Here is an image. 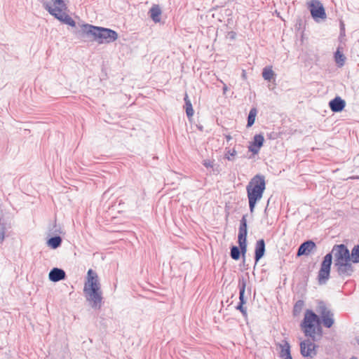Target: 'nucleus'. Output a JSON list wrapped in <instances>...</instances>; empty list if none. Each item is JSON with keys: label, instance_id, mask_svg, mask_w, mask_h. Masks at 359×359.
<instances>
[{"label": "nucleus", "instance_id": "f257e3e1", "mask_svg": "<svg viewBox=\"0 0 359 359\" xmlns=\"http://www.w3.org/2000/svg\"><path fill=\"white\" fill-rule=\"evenodd\" d=\"M316 311L306 309L300 326L304 335L313 341H318L323 337L321 324L326 328H330L334 323V313L327 307L325 302L319 300L317 302Z\"/></svg>", "mask_w": 359, "mask_h": 359}, {"label": "nucleus", "instance_id": "f03ea898", "mask_svg": "<svg viewBox=\"0 0 359 359\" xmlns=\"http://www.w3.org/2000/svg\"><path fill=\"white\" fill-rule=\"evenodd\" d=\"M351 250L343 243L335 244L331 252L326 254L320 263L318 272L317 280L319 285H325L330 278V271L332 262L334 266L341 262L353 259Z\"/></svg>", "mask_w": 359, "mask_h": 359}, {"label": "nucleus", "instance_id": "7ed1b4c3", "mask_svg": "<svg viewBox=\"0 0 359 359\" xmlns=\"http://www.w3.org/2000/svg\"><path fill=\"white\" fill-rule=\"evenodd\" d=\"M83 293L86 301L95 310H100L102 306L103 297L97 273L90 269L87 272Z\"/></svg>", "mask_w": 359, "mask_h": 359}, {"label": "nucleus", "instance_id": "20e7f679", "mask_svg": "<svg viewBox=\"0 0 359 359\" xmlns=\"http://www.w3.org/2000/svg\"><path fill=\"white\" fill-rule=\"evenodd\" d=\"M76 34L79 38H92V40L98 42V43H109L118 39V34L116 31L87 23L81 25V28L76 32Z\"/></svg>", "mask_w": 359, "mask_h": 359}, {"label": "nucleus", "instance_id": "39448f33", "mask_svg": "<svg viewBox=\"0 0 359 359\" xmlns=\"http://www.w3.org/2000/svg\"><path fill=\"white\" fill-rule=\"evenodd\" d=\"M265 189V177L259 174L255 175L246 186L250 213H253L255 206L262 199Z\"/></svg>", "mask_w": 359, "mask_h": 359}, {"label": "nucleus", "instance_id": "423d86ee", "mask_svg": "<svg viewBox=\"0 0 359 359\" xmlns=\"http://www.w3.org/2000/svg\"><path fill=\"white\" fill-rule=\"evenodd\" d=\"M248 235V224H247V215H243L240 220V224L238 233V244L241 250V256L245 258V254L248 250L247 243Z\"/></svg>", "mask_w": 359, "mask_h": 359}, {"label": "nucleus", "instance_id": "0eeeda50", "mask_svg": "<svg viewBox=\"0 0 359 359\" xmlns=\"http://www.w3.org/2000/svg\"><path fill=\"white\" fill-rule=\"evenodd\" d=\"M307 5L311 15L315 22H320L327 18L325 9L319 0H311Z\"/></svg>", "mask_w": 359, "mask_h": 359}, {"label": "nucleus", "instance_id": "6e6552de", "mask_svg": "<svg viewBox=\"0 0 359 359\" xmlns=\"http://www.w3.org/2000/svg\"><path fill=\"white\" fill-rule=\"evenodd\" d=\"M247 285L246 279L242 276L238 279V288H239V302L236 306V309L238 310L244 317L245 320L248 319L247 308L244 306L246 304L247 299L245 297V288Z\"/></svg>", "mask_w": 359, "mask_h": 359}, {"label": "nucleus", "instance_id": "1a4fd4ad", "mask_svg": "<svg viewBox=\"0 0 359 359\" xmlns=\"http://www.w3.org/2000/svg\"><path fill=\"white\" fill-rule=\"evenodd\" d=\"M311 338H308L300 342V353L304 358H313L317 355L318 346Z\"/></svg>", "mask_w": 359, "mask_h": 359}, {"label": "nucleus", "instance_id": "9d476101", "mask_svg": "<svg viewBox=\"0 0 359 359\" xmlns=\"http://www.w3.org/2000/svg\"><path fill=\"white\" fill-rule=\"evenodd\" d=\"M43 6L51 15L54 16L62 23L68 25L72 27H76V22L66 13H57V11L59 10L52 9V6L47 1L43 3Z\"/></svg>", "mask_w": 359, "mask_h": 359}, {"label": "nucleus", "instance_id": "9b49d317", "mask_svg": "<svg viewBox=\"0 0 359 359\" xmlns=\"http://www.w3.org/2000/svg\"><path fill=\"white\" fill-rule=\"evenodd\" d=\"M353 260H348L334 266V269L337 275L341 278L351 277L355 271Z\"/></svg>", "mask_w": 359, "mask_h": 359}, {"label": "nucleus", "instance_id": "f8f14e48", "mask_svg": "<svg viewBox=\"0 0 359 359\" xmlns=\"http://www.w3.org/2000/svg\"><path fill=\"white\" fill-rule=\"evenodd\" d=\"M316 248V244L312 240H307L299 246L296 256L299 257L303 255H309Z\"/></svg>", "mask_w": 359, "mask_h": 359}, {"label": "nucleus", "instance_id": "ddd939ff", "mask_svg": "<svg viewBox=\"0 0 359 359\" xmlns=\"http://www.w3.org/2000/svg\"><path fill=\"white\" fill-rule=\"evenodd\" d=\"M264 137L262 134H257L254 136L253 140L250 142L248 150L253 154H257L263 146Z\"/></svg>", "mask_w": 359, "mask_h": 359}, {"label": "nucleus", "instance_id": "4468645a", "mask_svg": "<svg viewBox=\"0 0 359 359\" xmlns=\"http://www.w3.org/2000/svg\"><path fill=\"white\" fill-rule=\"evenodd\" d=\"M329 107L334 113L342 111L346 107V102L339 96H336L329 102Z\"/></svg>", "mask_w": 359, "mask_h": 359}, {"label": "nucleus", "instance_id": "2eb2a0df", "mask_svg": "<svg viewBox=\"0 0 359 359\" xmlns=\"http://www.w3.org/2000/svg\"><path fill=\"white\" fill-rule=\"evenodd\" d=\"M266 252V244L265 241L263 238H261L257 241L255 247V265L258 263V262L264 256Z\"/></svg>", "mask_w": 359, "mask_h": 359}, {"label": "nucleus", "instance_id": "dca6fc26", "mask_svg": "<svg viewBox=\"0 0 359 359\" xmlns=\"http://www.w3.org/2000/svg\"><path fill=\"white\" fill-rule=\"evenodd\" d=\"M65 271L57 267L53 268L48 274V278L50 281L57 283L66 278Z\"/></svg>", "mask_w": 359, "mask_h": 359}, {"label": "nucleus", "instance_id": "f3484780", "mask_svg": "<svg viewBox=\"0 0 359 359\" xmlns=\"http://www.w3.org/2000/svg\"><path fill=\"white\" fill-rule=\"evenodd\" d=\"M283 344H278L280 348L279 357L281 359H292L290 352V345L287 340H283Z\"/></svg>", "mask_w": 359, "mask_h": 359}, {"label": "nucleus", "instance_id": "a211bd4d", "mask_svg": "<svg viewBox=\"0 0 359 359\" xmlns=\"http://www.w3.org/2000/svg\"><path fill=\"white\" fill-rule=\"evenodd\" d=\"M161 9L157 4H154L149 11V17L154 22H159L161 21Z\"/></svg>", "mask_w": 359, "mask_h": 359}, {"label": "nucleus", "instance_id": "6ab92c4d", "mask_svg": "<svg viewBox=\"0 0 359 359\" xmlns=\"http://www.w3.org/2000/svg\"><path fill=\"white\" fill-rule=\"evenodd\" d=\"M62 243V239L61 236L58 235H55L54 236L50 237L47 241V245L52 249H57L59 248Z\"/></svg>", "mask_w": 359, "mask_h": 359}, {"label": "nucleus", "instance_id": "aec40b11", "mask_svg": "<svg viewBox=\"0 0 359 359\" xmlns=\"http://www.w3.org/2000/svg\"><path fill=\"white\" fill-rule=\"evenodd\" d=\"M334 61L337 66L341 67L344 65L346 57L341 50L340 47H338L336 52L334 54Z\"/></svg>", "mask_w": 359, "mask_h": 359}, {"label": "nucleus", "instance_id": "412c9836", "mask_svg": "<svg viewBox=\"0 0 359 359\" xmlns=\"http://www.w3.org/2000/svg\"><path fill=\"white\" fill-rule=\"evenodd\" d=\"M184 100L185 103L184 107L187 116L189 118H190L191 117L193 116L194 111L191 100H189L188 95L187 93L184 95Z\"/></svg>", "mask_w": 359, "mask_h": 359}, {"label": "nucleus", "instance_id": "4be33fe9", "mask_svg": "<svg viewBox=\"0 0 359 359\" xmlns=\"http://www.w3.org/2000/svg\"><path fill=\"white\" fill-rule=\"evenodd\" d=\"M276 76L274 72L272 69V67H265L262 70V76L264 80L271 81L273 76Z\"/></svg>", "mask_w": 359, "mask_h": 359}, {"label": "nucleus", "instance_id": "5701e85b", "mask_svg": "<svg viewBox=\"0 0 359 359\" xmlns=\"http://www.w3.org/2000/svg\"><path fill=\"white\" fill-rule=\"evenodd\" d=\"M257 114V109L256 107H252L250 110L247 120V128H250L253 126L255 121V117Z\"/></svg>", "mask_w": 359, "mask_h": 359}, {"label": "nucleus", "instance_id": "b1692460", "mask_svg": "<svg viewBox=\"0 0 359 359\" xmlns=\"http://www.w3.org/2000/svg\"><path fill=\"white\" fill-rule=\"evenodd\" d=\"M54 5L55 6V8L52 7V9H58L59 11H57V13H63V10H67V4L65 3L64 0H52Z\"/></svg>", "mask_w": 359, "mask_h": 359}, {"label": "nucleus", "instance_id": "393cba45", "mask_svg": "<svg viewBox=\"0 0 359 359\" xmlns=\"http://www.w3.org/2000/svg\"><path fill=\"white\" fill-rule=\"evenodd\" d=\"M230 256L234 260H239L241 254V250L239 249L238 246L236 245H231L230 248Z\"/></svg>", "mask_w": 359, "mask_h": 359}, {"label": "nucleus", "instance_id": "a878e982", "mask_svg": "<svg viewBox=\"0 0 359 359\" xmlns=\"http://www.w3.org/2000/svg\"><path fill=\"white\" fill-rule=\"evenodd\" d=\"M304 306V302L302 299H299L296 302L294 305L292 313L294 316H297L302 312L303 307Z\"/></svg>", "mask_w": 359, "mask_h": 359}, {"label": "nucleus", "instance_id": "bb28decb", "mask_svg": "<svg viewBox=\"0 0 359 359\" xmlns=\"http://www.w3.org/2000/svg\"><path fill=\"white\" fill-rule=\"evenodd\" d=\"M202 164L206 168H212V172L214 173H219V170L217 169L218 168V165L217 167H215V160L212 159V160H210V159H204L203 161H202Z\"/></svg>", "mask_w": 359, "mask_h": 359}, {"label": "nucleus", "instance_id": "cd10ccee", "mask_svg": "<svg viewBox=\"0 0 359 359\" xmlns=\"http://www.w3.org/2000/svg\"><path fill=\"white\" fill-rule=\"evenodd\" d=\"M353 263H359V244L355 245L351 249Z\"/></svg>", "mask_w": 359, "mask_h": 359}, {"label": "nucleus", "instance_id": "c85d7f7f", "mask_svg": "<svg viewBox=\"0 0 359 359\" xmlns=\"http://www.w3.org/2000/svg\"><path fill=\"white\" fill-rule=\"evenodd\" d=\"M6 225L4 223L0 224V244H2L5 239Z\"/></svg>", "mask_w": 359, "mask_h": 359}, {"label": "nucleus", "instance_id": "c756f323", "mask_svg": "<svg viewBox=\"0 0 359 359\" xmlns=\"http://www.w3.org/2000/svg\"><path fill=\"white\" fill-rule=\"evenodd\" d=\"M236 155V151L233 149L232 151L228 149L225 154V158L228 161H233V157Z\"/></svg>", "mask_w": 359, "mask_h": 359}, {"label": "nucleus", "instance_id": "7c9ffc66", "mask_svg": "<svg viewBox=\"0 0 359 359\" xmlns=\"http://www.w3.org/2000/svg\"><path fill=\"white\" fill-rule=\"evenodd\" d=\"M345 35V25L343 21H340V36Z\"/></svg>", "mask_w": 359, "mask_h": 359}, {"label": "nucleus", "instance_id": "2f4dec72", "mask_svg": "<svg viewBox=\"0 0 359 359\" xmlns=\"http://www.w3.org/2000/svg\"><path fill=\"white\" fill-rule=\"evenodd\" d=\"M236 33L235 32L231 31V32H228V37L231 40H234L236 39Z\"/></svg>", "mask_w": 359, "mask_h": 359}, {"label": "nucleus", "instance_id": "473e14b6", "mask_svg": "<svg viewBox=\"0 0 359 359\" xmlns=\"http://www.w3.org/2000/svg\"><path fill=\"white\" fill-rule=\"evenodd\" d=\"M53 229H54V230H53L54 233H57V232H60V231L59 230H57L56 224L54 225Z\"/></svg>", "mask_w": 359, "mask_h": 359}, {"label": "nucleus", "instance_id": "72a5a7b5", "mask_svg": "<svg viewBox=\"0 0 359 359\" xmlns=\"http://www.w3.org/2000/svg\"><path fill=\"white\" fill-rule=\"evenodd\" d=\"M198 130H201V131H203V126H198Z\"/></svg>", "mask_w": 359, "mask_h": 359}, {"label": "nucleus", "instance_id": "f704fd0d", "mask_svg": "<svg viewBox=\"0 0 359 359\" xmlns=\"http://www.w3.org/2000/svg\"><path fill=\"white\" fill-rule=\"evenodd\" d=\"M226 140H231V136H230V135H227V136L226 137Z\"/></svg>", "mask_w": 359, "mask_h": 359}, {"label": "nucleus", "instance_id": "c9c22d12", "mask_svg": "<svg viewBox=\"0 0 359 359\" xmlns=\"http://www.w3.org/2000/svg\"><path fill=\"white\" fill-rule=\"evenodd\" d=\"M350 359H358L355 356H352Z\"/></svg>", "mask_w": 359, "mask_h": 359}, {"label": "nucleus", "instance_id": "e433bc0d", "mask_svg": "<svg viewBox=\"0 0 359 359\" xmlns=\"http://www.w3.org/2000/svg\"><path fill=\"white\" fill-rule=\"evenodd\" d=\"M358 344H359V340H358Z\"/></svg>", "mask_w": 359, "mask_h": 359}]
</instances>
